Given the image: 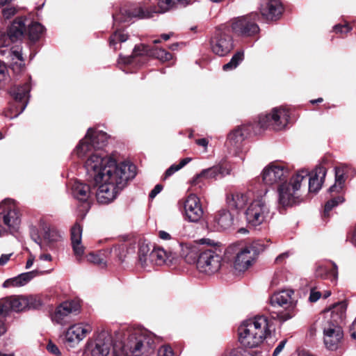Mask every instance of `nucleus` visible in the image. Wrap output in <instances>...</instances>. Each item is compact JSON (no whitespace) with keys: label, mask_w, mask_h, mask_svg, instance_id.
<instances>
[{"label":"nucleus","mask_w":356,"mask_h":356,"mask_svg":"<svg viewBox=\"0 0 356 356\" xmlns=\"http://www.w3.org/2000/svg\"><path fill=\"white\" fill-rule=\"evenodd\" d=\"M88 181L98 184L96 198L98 203L112 202L126 186L127 181L136 175V167L130 163L117 164L112 158L93 154L84 163Z\"/></svg>","instance_id":"1"},{"label":"nucleus","mask_w":356,"mask_h":356,"mask_svg":"<svg viewBox=\"0 0 356 356\" xmlns=\"http://www.w3.org/2000/svg\"><path fill=\"white\" fill-rule=\"evenodd\" d=\"M289 119V112L283 108H275L272 113L261 114L257 122L243 124L232 131L228 135L226 145L234 153L241 149L243 142L252 134H257L261 129L272 128L284 129Z\"/></svg>","instance_id":"2"},{"label":"nucleus","mask_w":356,"mask_h":356,"mask_svg":"<svg viewBox=\"0 0 356 356\" xmlns=\"http://www.w3.org/2000/svg\"><path fill=\"white\" fill-rule=\"evenodd\" d=\"M270 322L265 316L246 320L238 328V341L245 348H257L270 335Z\"/></svg>","instance_id":"3"},{"label":"nucleus","mask_w":356,"mask_h":356,"mask_svg":"<svg viewBox=\"0 0 356 356\" xmlns=\"http://www.w3.org/2000/svg\"><path fill=\"white\" fill-rule=\"evenodd\" d=\"M175 8L172 0H159L157 7H147L144 3H131L122 6L120 11L113 15L114 23L129 22L133 19H148L156 13H164Z\"/></svg>","instance_id":"4"},{"label":"nucleus","mask_w":356,"mask_h":356,"mask_svg":"<svg viewBox=\"0 0 356 356\" xmlns=\"http://www.w3.org/2000/svg\"><path fill=\"white\" fill-rule=\"evenodd\" d=\"M266 247V245L261 240H257L245 247L236 244L229 245L226 250V254H235L234 267L236 270L243 272L253 264L258 254Z\"/></svg>","instance_id":"5"},{"label":"nucleus","mask_w":356,"mask_h":356,"mask_svg":"<svg viewBox=\"0 0 356 356\" xmlns=\"http://www.w3.org/2000/svg\"><path fill=\"white\" fill-rule=\"evenodd\" d=\"M108 136L106 133L89 128L84 138L80 140L74 152L79 158H83L90 154L88 158L93 154H102L111 158L102 151L106 145Z\"/></svg>","instance_id":"6"},{"label":"nucleus","mask_w":356,"mask_h":356,"mask_svg":"<svg viewBox=\"0 0 356 356\" xmlns=\"http://www.w3.org/2000/svg\"><path fill=\"white\" fill-rule=\"evenodd\" d=\"M309 175L308 170L304 169L299 170L291 178L290 182H284L279 186L277 189L279 206L285 208L299 202L297 191L300 189L302 180Z\"/></svg>","instance_id":"7"},{"label":"nucleus","mask_w":356,"mask_h":356,"mask_svg":"<svg viewBox=\"0 0 356 356\" xmlns=\"http://www.w3.org/2000/svg\"><path fill=\"white\" fill-rule=\"evenodd\" d=\"M21 223L19 211L11 199H5L0 203V236L9 232L17 231Z\"/></svg>","instance_id":"8"},{"label":"nucleus","mask_w":356,"mask_h":356,"mask_svg":"<svg viewBox=\"0 0 356 356\" xmlns=\"http://www.w3.org/2000/svg\"><path fill=\"white\" fill-rule=\"evenodd\" d=\"M29 233L31 239L40 246L41 250H44L43 243L49 248H53L62 238L60 232L56 228L51 227L44 218L39 220L38 227L35 225L30 226Z\"/></svg>","instance_id":"9"},{"label":"nucleus","mask_w":356,"mask_h":356,"mask_svg":"<svg viewBox=\"0 0 356 356\" xmlns=\"http://www.w3.org/2000/svg\"><path fill=\"white\" fill-rule=\"evenodd\" d=\"M41 305L40 300L33 297L10 296L0 300V321L4 320L9 312H22L26 309H36Z\"/></svg>","instance_id":"10"},{"label":"nucleus","mask_w":356,"mask_h":356,"mask_svg":"<svg viewBox=\"0 0 356 356\" xmlns=\"http://www.w3.org/2000/svg\"><path fill=\"white\" fill-rule=\"evenodd\" d=\"M153 349L154 341L143 332L131 334L123 346V350L128 356H140Z\"/></svg>","instance_id":"11"},{"label":"nucleus","mask_w":356,"mask_h":356,"mask_svg":"<svg viewBox=\"0 0 356 356\" xmlns=\"http://www.w3.org/2000/svg\"><path fill=\"white\" fill-rule=\"evenodd\" d=\"M30 90L31 86L29 83L10 88L9 92L13 97L15 102L10 105L8 111L10 113V115L6 113V117L16 118L25 110L29 102Z\"/></svg>","instance_id":"12"},{"label":"nucleus","mask_w":356,"mask_h":356,"mask_svg":"<svg viewBox=\"0 0 356 356\" xmlns=\"http://www.w3.org/2000/svg\"><path fill=\"white\" fill-rule=\"evenodd\" d=\"M259 15L256 13L234 18L232 22V31L238 36L251 37L257 34L259 27L257 24Z\"/></svg>","instance_id":"13"},{"label":"nucleus","mask_w":356,"mask_h":356,"mask_svg":"<svg viewBox=\"0 0 356 356\" xmlns=\"http://www.w3.org/2000/svg\"><path fill=\"white\" fill-rule=\"evenodd\" d=\"M294 293L292 289H284L280 291L276 292L270 297V304L272 306H280L289 309L285 312H278L276 314V316H273V318H277L282 322H284L293 316V314L291 312L295 307L294 300L292 298V295Z\"/></svg>","instance_id":"14"},{"label":"nucleus","mask_w":356,"mask_h":356,"mask_svg":"<svg viewBox=\"0 0 356 356\" xmlns=\"http://www.w3.org/2000/svg\"><path fill=\"white\" fill-rule=\"evenodd\" d=\"M245 214L248 224L257 227L267 221L270 209L264 200L257 199L250 203Z\"/></svg>","instance_id":"15"},{"label":"nucleus","mask_w":356,"mask_h":356,"mask_svg":"<svg viewBox=\"0 0 356 356\" xmlns=\"http://www.w3.org/2000/svg\"><path fill=\"white\" fill-rule=\"evenodd\" d=\"M212 52L219 56L227 55L234 48L233 39L228 29L218 28L211 38Z\"/></svg>","instance_id":"16"},{"label":"nucleus","mask_w":356,"mask_h":356,"mask_svg":"<svg viewBox=\"0 0 356 356\" xmlns=\"http://www.w3.org/2000/svg\"><path fill=\"white\" fill-rule=\"evenodd\" d=\"M221 256L211 249L202 250L197 259L196 262L197 269L205 274L211 275L217 272L221 266Z\"/></svg>","instance_id":"17"},{"label":"nucleus","mask_w":356,"mask_h":356,"mask_svg":"<svg viewBox=\"0 0 356 356\" xmlns=\"http://www.w3.org/2000/svg\"><path fill=\"white\" fill-rule=\"evenodd\" d=\"M261 177L266 185H280L286 182L289 177V169L283 165L271 163L263 170Z\"/></svg>","instance_id":"18"},{"label":"nucleus","mask_w":356,"mask_h":356,"mask_svg":"<svg viewBox=\"0 0 356 356\" xmlns=\"http://www.w3.org/2000/svg\"><path fill=\"white\" fill-rule=\"evenodd\" d=\"M92 330V327L88 324L72 325L64 333V343L67 348H75Z\"/></svg>","instance_id":"19"},{"label":"nucleus","mask_w":356,"mask_h":356,"mask_svg":"<svg viewBox=\"0 0 356 356\" xmlns=\"http://www.w3.org/2000/svg\"><path fill=\"white\" fill-rule=\"evenodd\" d=\"M80 305L76 300L65 301L58 306L51 314V320L60 325L70 322L72 314H77L80 310Z\"/></svg>","instance_id":"20"},{"label":"nucleus","mask_w":356,"mask_h":356,"mask_svg":"<svg viewBox=\"0 0 356 356\" xmlns=\"http://www.w3.org/2000/svg\"><path fill=\"white\" fill-rule=\"evenodd\" d=\"M207 227L214 232L229 229L234 223V217L227 209H220L207 220Z\"/></svg>","instance_id":"21"},{"label":"nucleus","mask_w":356,"mask_h":356,"mask_svg":"<svg viewBox=\"0 0 356 356\" xmlns=\"http://www.w3.org/2000/svg\"><path fill=\"white\" fill-rule=\"evenodd\" d=\"M182 205L186 218L192 222H197L202 217L204 211L199 197L194 195H189L183 200Z\"/></svg>","instance_id":"22"},{"label":"nucleus","mask_w":356,"mask_h":356,"mask_svg":"<svg viewBox=\"0 0 356 356\" xmlns=\"http://www.w3.org/2000/svg\"><path fill=\"white\" fill-rule=\"evenodd\" d=\"M343 337L341 325L327 323L323 327V341L327 349L335 350Z\"/></svg>","instance_id":"23"},{"label":"nucleus","mask_w":356,"mask_h":356,"mask_svg":"<svg viewBox=\"0 0 356 356\" xmlns=\"http://www.w3.org/2000/svg\"><path fill=\"white\" fill-rule=\"evenodd\" d=\"M252 192L250 191H230L226 195V204L232 210L241 211L251 200Z\"/></svg>","instance_id":"24"},{"label":"nucleus","mask_w":356,"mask_h":356,"mask_svg":"<svg viewBox=\"0 0 356 356\" xmlns=\"http://www.w3.org/2000/svg\"><path fill=\"white\" fill-rule=\"evenodd\" d=\"M91 193L90 186L79 181H74L72 186V194L75 199L82 203L83 211H88L90 208L89 198Z\"/></svg>","instance_id":"25"},{"label":"nucleus","mask_w":356,"mask_h":356,"mask_svg":"<svg viewBox=\"0 0 356 356\" xmlns=\"http://www.w3.org/2000/svg\"><path fill=\"white\" fill-rule=\"evenodd\" d=\"M113 345L111 335L105 331L101 332L91 350L92 356H107Z\"/></svg>","instance_id":"26"},{"label":"nucleus","mask_w":356,"mask_h":356,"mask_svg":"<svg viewBox=\"0 0 356 356\" xmlns=\"http://www.w3.org/2000/svg\"><path fill=\"white\" fill-rule=\"evenodd\" d=\"M283 11V6L280 0H265L264 4L261 5L260 12L267 19H276L281 15Z\"/></svg>","instance_id":"27"},{"label":"nucleus","mask_w":356,"mask_h":356,"mask_svg":"<svg viewBox=\"0 0 356 356\" xmlns=\"http://www.w3.org/2000/svg\"><path fill=\"white\" fill-rule=\"evenodd\" d=\"M27 20L26 17H18L10 24L7 31V36L12 42H16L23 38L26 31V24Z\"/></svg>","instance_id":"28"},{"label":"nucleus","mask_w":356,"mask_h":356,"mask_svg":"<svg viewBox=\"0 0 356 356\" xmlns=\"http://www.w3.org/2000/svg\"><path fill=\"white\" fill-rule=\"evenodd\" d=\"M327 174V168L323 163L316 167L312 175L309 179V190L310 192H318L322 187Z\"/></svg>","instance_id":"29"},{"label":"nucleus","mask_w":356,"mask_h":356,"mask_svg":"<svg viewBox=\"0 0 356 356\" xmlns=\"http://www.w3.org/2000/svg\"><path fill=\"white\" fill-rule=\"evenodd\" d=\"M82 227L78 223L74 225L71 229L72 247L74 255L80 260L84 253V246L81 244Z\"/></svg>","instance_id":"30"},{"label":"nucleus","mask_w":356,"mask_h":356,"mask_svg":"<svg viewBox=\"0 0 356 356\" xmlns=\"http://www.w3.org/2000/svg\"><path fill=\"white\" fill-rule=\"evenodd\" d=\"M315 274L317 277L330 279L332 282H334L338 278V268L334 262L327 264H320L316 267Z\"/></svg>","instance_id":"31"},{"label":"nucleus","mask_w":356,"mask_h":356,"mask_svg":"<svg viewBox=\"0 0 356 356\" xmlns=\"http://www.w3.org/2000/svg\"><path fill=\"white\" fill-rule=\"evenodd\" d=\"M347 304L346 302H339L330 308V321L327 323L340 325L346 316Z\"/></svg>","instance_id":"32"},{"label":"nucleus","mask_w":356,"mask_h":356,"mask_svg":"<svg viewBox=\"0 0 356 356\" xmlns=\"http://www.w3.org/2000/svg\"><path fill=\"white\" fill-rule=\"evenodd\" d=\"M335 170V182L331 186L328 190L329 193H339L343 188L346 179L345 175L346 169L345 167H336Z\"/></svg>","instance_id":"33"},{"label":"nucleus","mask_w":356,"mask_h":356,"mask_svg":"<svg viewBox=\"0 0 356 356\" xmlns=\"http://www.w3.org/2000/svg\"><path fill=\"white\" fill-rule=\"evenodd\" d=\"M168 258V253L163 248H154L149 254V263L161 266L166 262Z\"/></svg>","instance_id":"34"},{"label":"nucleus","mask_w":356,"mask_h":356,"mask_svg":"<svg viewBox=\"0 0 356 356\" xmlns=\"http://www.w3.org/2000/svg\"><path fill=\"white\" fill-rule=\"evenodd\" d=\"M44 27L39 22H33L28 26L29 38L33 42L38 40L44 32Z\"/></svg>","instance_id":"35"},{"label":"nucleus","mask_w":356,"mask_h":356,"mask_svg":"<svg viewBox=\"0 0 356 356\" xmlns=\"http://www.w3.org/2000/svg\"><path fill=\"white\" fill-rule=\"evenodd\" d=\"M128 39V35L118 30L115 31L109 38V45L113 47L114 50L118 49L117 44L125 42Z\"/></svg>","instance_id":"36"},{"label":"nucleus","mask_w":356,"mask_h":356,"mask_svg":"<svg viewBox=\"0 0 356 356\" xmlns=\"http://www.w3.org/2000/svg\"><path fill=\"white\" fill-rule=\"evenodd\" d=\"M244 54L243 51H237L231 58L229 62L222 67L224 71H229L235 69L243 60Z\"/></svg>","instance_id":"37"},{"label":"nucleus","mask_w":356,"mask_h":356,"mask_svg":"<svg viewBox=\"0 0 356 356\" xmlns=\"http://www.w3.org/2000/svg\"><path fill=\"white\" fill-rule=\"evenodd\" d=\"M222 168L219 165H215L202 170V175H204V179H217L222 177Z\"/></svg>","instance_id":"38"},{"label":"nucleus","mask_w":356,"mask_h":356,"mask_svg":"<svg viewBox=\"0 0 356 356\" xmlns=\"http://www.w3.org/2000/svg\"><path fill=\"white\" fill-rule=\"evenodd\" d=\"M149 248L147 245L141 244L138 249V259L141 266L145 267L148 265L149 263Z\"/></svg>","instance_id":"39"},{"label":"nucleus","mask_w":356,"mask_h":356,"mask_svg":"<svg viewBox=\"0 0 356 356\" xmlns=\"http://www.w3.org/2000/svg\"><path fill=\"white\" fill-rule=\"evenodd\" d=\"M204 175H202V171L197 174L190 181L191 186L193 188V190L196 192H200L203 188L205 186V183L204 181Z\"/></svg>","instance_id":"40"},{"label":"nucleus","mask_w":356,"mask_h":356,"mask_svg":"<svg viewBox=\"0 0 356 356\" xmlns=\"http://www.w3.org/2000/svg\"><path fill=\"white\" fill-rule=\"evenodd\" d=\"M38 275L37 270H32L30 272L23 273L16 276V280L18 282V285L19 286H22L26 285L28 282H29L33 278H34Z\"/></svg>","instance_id":"41"},{"label":"nucleus","mask_w":356,"mask_h":356,"mask_svg":"<svg viewBox=\"0 0 356 356\" xmlns=\"http://www.w3.org/2000/svg\"><path fill=\"white\" fill-rule=\"evenodd\" d=\"M344 202V198L341 195H337L336 197H332L330 200H328L325 204L324 208V215L328 216L329 212L335 207L338 206L339 204Z\"/></svg>","instance_id":"42"},{"label":"nucleus","mask_w":356,"mask_h":356,"mask_svg":"<svg viewBox=\"0 0 356 356\" xmlns=\"http://www.w3.org/2000/svg\"><path fill=\"white\" fill-rule=\"evenodd\" d=\"M86 259L88 261L96 264L102 268L106 266V262L99 254L90 253L86 256Z\"/></svg>","instance_id":"43"},{"label":"nucleus","mask_w":356,"mask_h":356,"mask_svg":"<svg viewBox=\"0 0 356 356\" xmlns=\"http://www.w3.org/2000/svg\"><path fill=\"white\" fill-rule=\"evenodd\" d=\"M10 57L11 58V59L13 61L15 60H19L20 62L19 65L20 67L24 65V59H23L22 53V48L20 47L17 46V47H13L10 49Z\"/></svg>","instance_id":"44"},{"label":"nucleus","mask_w":356,"mask_h":356,"mask_svg":"<svg viewBox=\"0 0 356 356\" xmlns=\"http://www.w3.org/2000/svg\"><path fill=\"white\" fill-rule=\"evenodd\" d=\"M9 80V67L3 61L0 60V83H5Z\"/></svg>","instance_id":"45"},{"label":"nucleus","mask_w":356,"mask_h":356,"mask_svg":"<svg viewBox=\"0 0 356 356\" xmlns=\"http://www.w3.org/2000/svg\"><path fill=\"white\" fill-rule=\"evenodd\" d=\"M17 12V7L13 6L5 7L1 10L2 16L6 19H9L16 15Z\"/></svg>","instance_id":"46"},{"label":"nucleus","mask_w":356,"mask_h":356,"mask_svg":"<svg viewBox=\"0 0 356 356\" xmlns=\"http://www.w3.org/2000/svg\"><path fill=\"white\" fill-rule=\"evenodd\" d=\"M156 57L162 61H167L172 59V56L163 49H156Z\"/></svg>","instance_id":"47"},{"label":"nucleus","mask_w":356,"mask_h":356,"mask_svg":"<svg viewBox=\"0 0 356 356\" xmlns=\"http://www.w3.org/2000/svg\"><path fill=\"white\" fill-rule=\"evenodd\" d=\"M158 356H175L174 352L170 346L164 345L158 350Z\"/></svg>","instance_id":"48"},{"label":"nucleus","mask_w":356,"mask_h":356,"mask_svg":"<svg viewBox=\"0 0 356 356\" xmlns=\"http://www.w3.org/2000/svg\"><path fill=\"white\" fill-rule=\"evenodd\" d=\"M227 356H252L251 354L243 348L232 349Z\"/></svg>","instance_id":"49"},{"label":"nucleus","mask_w":356,"mask_h":356,"mask_svg":"<svg viewBox=\"0 0 356 356\" xmlns=\"http://www.w3.org/2000/svg\"><path fill=\"white\" fill-rule=\"evenodd\" d=\"M148 53V47L145 44H140L136 45L133 49L134 56H140Z\"/></svg>","instance_id":"50"},{"label":"nucleus","mask_w":356,"mask_h":356,"mask_svg":"<svg viewBox=\"0 0 356 356\" xmlns=\"http://www.w3.org/2000/svg\"><path fill=\"white\" fill-rule=\"evenodd\" d=\"M47 350L49 353L56 356H60L61 355L58 347L51 341H49L47 345Z\"/></svg>","instance_id":"51"},{"label":"nucleus","mask_w":356,"mask_h":356,"mask_svg":"<svg viewBox=\"0 0 356 356\" xmlns=\"http://www.w3.org/2000/svg\"><path fill=\"white\" fill-rule=\"evenodd\" d=\"M322 294L319 291H316L314 289H311L309 300L312 302H315L320 299Z\"/></svg>","instance_id":"52"},{"label":"nucleus","mask_w":356,"mask_h":356,"mask_svg":"<svg viewBox=\"0 0 356 356\" xmlns=\"http://www.w3.org/2000/svg\"><path fill=\"white\" fill-rule=\"evenodd\" d=\"M334 30L336 33H348L351 30V28L348 25L337 24L334 26Z\"/></svg>","instance_id":"53"},{"label":"nucleus","mask_w":356,"mask_h":356,"mask_svg":"<svg viewBox=\"0 0 356 356\" xmlns=\"http://www.w3.org/2000/svg\"><path fill=\"white\" fill-rule=\"evenodd\" d=\"M3 286L4 288H8V287H11V286H13V287H19V285H18V282L16 280V277H14L13 278H10V279H8L6 280L3 284Z\"/></svg>","instance_id":"54"},{"label":"nucleus","mask_w":356,"mask_h":356,"mask_svg":"<svg viewBox=\"0 0 356 356\" xmlns=\"http://www.w3.org/2000/svg\"><path fill=\"white\" fill-rule=\"evenodd\" d=\"M287 342V340L286 339H283L282 340L279 344L277 346V347L275 348V349L273 351V355L272 356H277L282 351V350L284 349L286 343Z\"/></svg>","instance_id":"55"},{"label":"nucleus","mask_w":356,"mask_h":356,"mask_svg":"<svg viewBox=\"0 0 356 356\" xmlns=\"http://www.w3.org/2000/svg\"><path fill=\"white\" fill-rule=\"evenodd\" d=\"M163 189L161 184H156L149 194L150 199H154Z\"/></svg>","instance_id":"56"},{"label":"nucleus","mask_w":356,"mask_h":356,"mask_svg":"<svg viewBox=\"0 0 356 356\" xmlns=\"http://www.w3.org/2000/svg\"><path fill=\"white\" fill-rule=\"evenodd\" d=\"M179 168L178 165L173 164L169 168H168L165 172V178H167L168 177H170L175 172L179 170Z\"/></svg>","instance_id":"57"},{"label":"nucleus","mask_w":356,"mask_h":356,"mask_svg":"<svg viewBox=\"0 0 356 356\" xmlns=\"http://www.w3.org/2000/svg\"><path fill=\"white\" fill-rule=\"evenodd\" d=\"M172 2H174L175 8L185 7L190 3L191 0H172Z\"/></svg>","instance_id":"58"},{"label":"nucleus","mask_w":356,"mask_h":356,"mask_svg":"<svg viewBox=\"0 0 356 356\" xmlns=\"http://www.w3.org/2000/svg\"><path fill=\"white\" fill-rule=\"evenodd\" d=\"M13 254H3L0 257V266H4L9 260Z\"/></svg>","instance_id":"59"},{"label":"nucleus","mask_w":356,"mask_h":356,"mask_svg":"<svg viewBox=\"0 0 356 356\" xmlns=\"http://www.w3.org/2000/svg\"><path fill=\"white\" fill-rule=\"evenodd\" d=\"M159 236L162 240H170L172 239L171 235L165 231L161 230L159 232Z\"/></svg>","instance_id":"60"},{"label":"nucleus","mask_w":356,"mask_h":356,"mask_svg":"<svg viewBox=\"0 0 356 356\" xmlns=\"http://www.w3.org/2000/svg\"><path fill=\"white\" fill-rule=\"evenodd\" d=\"M350 242L356 246V227L350 232L349 235Z\"/></svg>","instance_id":"61"},{"label":"nucleus","mask_w":356,"mask_h":356,"mask_svg":"<svg viewBox=\"0 0 356 356\" xmlns=\"http://www.w3.org/2000/svg\"><path fill=\"white\" fill-rule=\"evenodd\" d=\"M35 260V257L31 254L29 258L28 259L26 263V268L29 269L30 268L32 265L33 264Z\"/></svg>","instance_id":"62"},{"label":"nucleus","mask_w":356,"mask_h":356,"mask_svg":"<svg viewBox=\"0 0 356 356\" xmlns=\"http://www.w3.org/2000/svg\"><path fill=\"white\" fill-rule=\"evenodd\" d=\"M191 161V159L189 157H186L181 160L178 165L179 169H181L183 167H184L186 164H188Z\"/></svg>","instance_id":"63"},{"label":"nucleus","mask_w":356,"mask_h":356,"mask_svg":"<svg viewBox=\"0 0 356 356\" xmlns=\"http://www.w3.org/2000/svg\"><path fill=\"white\" fill-rule=\"evenodd\" d=\"M191 161V159L189 157H186L181 160L178 165L179 169H181L183 167H184L186 164H188Z\"/></svg>","instance_id":"64"}]
</instances>
